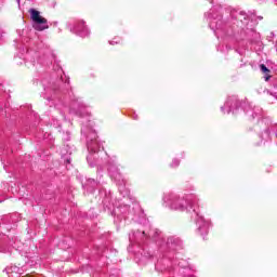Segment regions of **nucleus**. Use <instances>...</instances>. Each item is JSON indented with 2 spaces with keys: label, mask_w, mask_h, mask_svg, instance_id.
Instances as JSON below:
<instances>
[{
  "label": "nucleus",
  "mask_w": 277,
  "mask_h": 277,
  "mask_svg": "<svg viewBox=\"0 0 277 277\" xmlns=\"http://www.w3.org/2000/svg\"><path fill=\"white\" fill-rule=\"evenodd\" d=\"M28 12L30 14L31 21L37 25L35 27L37 31H44V29H49V25H47L48 21L40 15V11L30 9Z\"/></svg>",
  "instance_id": "1"
},
{
  "label": "nucleus",
  "mask_w": 277,
  "mask_h": 277,
  "mask_svg": "<svg viewBox=\"0 0 277 277\" xmlns=\"http://www.w3.org/2000/svg\"><path fill=\"white\" fill-rule=\"evenodd\" d=\"M260 69L265 75V81H268L269 79H272V75H269V72H272V70H269V68H267V66H265V64H261Z\"/></svg>",
  "instance_id": "2"
},
{
  "label": "nucleus",
  "mask_w": 277,
  "mask_h": 277,
  "mask_svg": "<svg viewBox=\"0 0 277 277\" xmlns=\"http://www.w3.org/2000/svg\"><path fill=\"white\" fill-rule=\"evenodd\" d=\"M110 44L114 47V44H118L116 41H110Z\"/></svg>",
  "instance_id": "3"
}]
</instances>
